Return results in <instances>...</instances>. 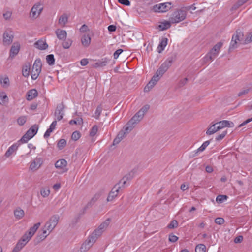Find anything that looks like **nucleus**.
I'll return each mask as SVG.
<instances>
[{
    "instance_id": "nucleus-51",
    "label": "nucleus",
    "mask_w": 252,
    "mask_h": 252,
    "mask_svg": "<svg viewBox=\"0 0 252 252\" xmlns=\"http://www.w3.org/2000/svg\"><path fill=\"white\" fill-rule=\"evenodd\" d=\"M7 96L4 92L0 93V103H4L7 100Z\"/></svg>"
},
{
    "instance_id": "nucleus-19",
    "label": "nucleus",
    "mask_w": 252,
    "mask_h": 252,
    "mask_svg": "<svg viewBox=\"0 0 252 252\" xmlns=\"http://www.w3.org/2000/svg\"><path fill=\"white\" fill-rule=\"evenodd\" d=\"M223 45L222 42H218L210 50L209 52L215 58H216L220 51V49L221 48Z\"/></svg>"
},
{
    "instance_id": "nucleus-58",
    "label": "nucleus",
    "mask_w": 252,
    "mask_h": 252,
    "mask_svg": "<svg viewBox=\"0 0 252 252\" xmlns=\"http://www.w3.org/2000/svg\"><path fill=\"white\" fill-rule=\"evenodd\" d=\"M227 134V131L225 130L224 131H223L221 134H219L218 136H217L216 137V141H220L222 140L226 135Z\"/></svg>"
},
{
    "instance_id": "nucleus-52",
    "label": "nucleus",
    "mask_w": 252,
    "mask_h": 252,
    "mask_svg": "<svg viewBox=\"0 0 252 252\" xmlns=\"http://www.w3.org/2000/svg\"><path fill=\"white\" fill-rule=\"evenodd\" d=\"M27 121L26 116H21L17 119V123L20 126H23Z\"/></svg>"
},
{
    "instance_id": "nucleus-41",
    "label": "nucleus",
    "mask_w": 252,
    "mask_h": 252,
    "mask_svg": "<svg viewBox=\"0 0 252 252\" xmlns=\"http://www.w3.org/2000/svg\"><path fill=\"white\" fill-rule=\"evenodd\" d=\"M206 247L204 244H198L195 247V252H205Z\"/></svg>"
},
{
    "instance_id": "nucleus-1",
    "label": "nucleus",
    "mask_w": 252,
    "mask_h": 252,
    "mask_svg": "<svg viewBox=\"0 0 252 252\" xmlns=\"http://www.w3.org/2000/svg\"><path fill=\"white\" fill-rule=\"evenodd\" d=\"M173 63V58H168L157 70L151 79L145 87L144 92H149L159 80L160 78L166 72Z\"/></svg>"
},
{
    "instance_id": "nucleus-9",
    "label": "nucleus",
    "mask_w": 252,
    "mask_h": 252,
    "mask_svg": "<svg viewBox=\"0 0 252 252\" xmlns=\"http://www.w3.org/2000/svg\"><path fill=\"white\" fill-rule=\"evenodd\" d=\"M143 118V117L137 112L127 122L126 125L129 126H131L133 129L136 125L139 123Z\"/></svg>"
},
{
    "instance_id": "nucleus-37",
    "label": "nucleus",
    "mask_w": 252,
    "mask_h": 252,
    "mask_svg": "<svg viewBox=\"0 0 252 252\" xmlns=\"http://www.w3.org/2000/svg\"><path fill=\"white\" fill-rule=\"evenodd\" d=\"M64 40L62 43L63 47L64 49L69 48L72 43V40L70 39H65Z\"/></svg>"
},
{
    "instance_id": "nucleus-6",
    "label": "nucleus",
    "mask_w": 252,
    "mask_h": 252,
    "mask_svg": "<svg viewBox=\"0 0 252 252\" xmlns=\"http://www.w3.org/2000/svg\"><path fill=\"white\" fill-rule=\"evenodd\" d=\"M121 188H123L120 185V183H117L112 189L107 198V202L112 201L118 195Z\"/></svg>"
},
{
    "instance_id": "nucleus-59",
    "label": "nucleus",
    "mask_w": 252,
    "mask_h": 252,
    "mask_svg": "<svg viewBox=\"0 0 252 252\" xmlns=\"http://www.w3.org/2000/svg\"><path fill=\"white\" fill-rule=\"evenodd\" d=\"M224 222V219L222 218L218 217L215 220V222L219 225L223 224Z\"/></svg>"
},
{
    "instance_id": "nucleus-11",
    "label": "nucleus",
    "mask_w": 252,
    "mask_h": 252,
    "mask_svg": "<svg viewBox=\"0 0 252 252\" xmlns=\"http://www.w3.org/2000/svg\"><path fill=\"white\" fill-rule=\"evenodd\" d=\"M64 109V105L63 102L57 105L55 112V115L56 116V119L58 121H60L63 118Z\"/></svg>"
},
{
    "instance_id": "nucleus-55",
    "label": "nucleus",
    "mask_w": 252,
    "mask_h": 252,
    "mask_svg": "<svg viewBox=\"0 0 252 252\" xmlns=\"http://www.w3.org/2000/svg\"><path fill=\"white\" fill-rule=\"evenodd\" d=\"M83 123V120L82 118H80V119H78L77 120H71L69 121V124L70 125H73V124H75V125H77V124H78L79 125L82 124Z\"/></svg>"
},
{
    "instance_id": "nucleus-28",
    "label": "nucleus",
    "mask_w": 252,
    "mask_h": 252,
    "mask_svg": "<svg viewBox=\"0 0 252 252\" xmlns=\"http://www.w3.org/2000/svg\"><path fill=\"white\" fill-rule=\"evenodd\" d=\"M171 22L164 21L160 23V24L158 26V29L160 31H164L169 29L171 27Z\"/></svg>"
},
{
    "instance_id": "nucleus-12",
    "label": "nucleus",
    "mask_w": 252,
    "mask_h": 252,
    "mask_svg": "<svg viewBox=\"0 0 252 252\" xmlns=\"http://www.w3.org/2000/svg\"><path fill=\"white\" fill-rule=\"evenodd\" d=\"M43 162L42 158H36L31 162L30 169L32 171H36L40 168Z\"/></svg>"
},
{
    "instance_id": "nucleus-3",
    "label": "nucleus",
    "mask_w": 252,
    "mask_h": 252,
    "mask_svg": "<svg viewBox=\"0 0 252 252\" xmlns=\"http://www.w3.org/2000/svg\"><path fill=\"white\" fill-rule=\"evenodd\" d=\"M59 219L60 216L59 215H52L45 223L44 225L45 228L47 229L49 232H51L58 224Z\"/></svg>"
},
{
    "instance_id": "nucleus-2",
    "label": "nucleus",
    "mask_w": 252,
    "mask_h": 252,
    "mask_svg": "<svg viewBox=\"0 0 252 252\" xmlns=\"http://www.w3.org/2000/svg\"><path fill=\"white\" fill-rule=\"evenodd\" d=\"M187 13L186 10L180 9L174 11L170 18V22L172 23H178L183 21L186 17Z\"/></svg>"
},
{
    "instance_id": "nucleus-23",
    "label": "nucleus",
    "mask_w": 252,
    "mask_h": 252,
    "mask_svg": "<svg viewBox=\"0 0 252 252\" xmlns=\"http://www.w3.org/2000/svg\"><path fill=\"white\" fill-rule=\"evenodd\" d=\"M38 95V92L35 89L28 91L26 94V98L28 100H32L35 98Z\"/></svg>"
},
{
    "instance_id": "nucleus-4",
    "label": "nucleus",
    "mask_w": 252,
    "mask_h": 252,
    "mask_svg": "<svg viewBox=\"0 0 252 252\" xmlns=\"http://www.w3.org/2000/svg\"><path fill=\"white\" fill-rule=\"evenodd\" d=\"M42 68V63L41 60L38 58L34 61L31 72V76L33 80H36L41 72Z\"/></svg>"
},
{
    "instance_id": "nucleus-35",
    "label": "nucleus",
    "mask_w": 252,
    "mask_h": 252,
    "mask_svg": "<svg viewBox=\"0 0 252 252\" xmlns=\"http://www.w3.org/2000/svg\"><path fill=\"white\" fill-rule=\"evenodd\" d=\"M110 219H107L103 222H102L98 227L99 229L102 230V232L107 228L110 223Z\"/></svg>"
},
{
    "instance_id": "nucleus-31",
    "label": "nucleus",
    "mask_w": 252,
    "mask_h": 252,
    "mask_svg": "<svg viewBox=\"0 0 252 252\" xmlns=\"http://www.w3.org/2000/svg\"><path fill=\"white\" fill-rule=\"evenodd\" d=\"M219 130L217 128V125L216 123L212 124L207 129L206 131V134L210 135L213 134L219 131Z\"/></svg>"
},
{
    "instance_id": "nucleus-38",
    "label": "nucleus",
    "mask_w": 252,
    "mask_h": 252,
    "mask_svg": "<svg viewBox=\"0 0 252 252\" xmlns=\"http://www.w3.org/2000/svg\"><path fill=\"white\" fill-rule=\"evenodd\" d=\"M68 17L66 14L61 15L59 19V23L63 26L67 22Z\"/></svg>"
},
{
    "instance_id": "nucleus-33",
    "label": "nucleus",
    "mask_w": 252,
    "mask_h": 252,
    "mask_svg": "<svg viewBox=\"0 0 252 252\" xmlns=\"http://www.w3.org/2000/svg\"><path fill=\"white\" fill-rule=\"evenodd\" d=\"M171 4L172 3L171 2L160 3V5L161 6V12H165L166 11H167L170 9H171Z\"/></svg>"
},
{
    "instance_id": "nucleus-44",
    "label": "nucleus",
    "mask_w": 252,
    "mask_h": 252,
    "mask_svg": "<svg viewBox=\"0 0 252 252\" xmlns=\"http://www.w3.org/2000/svg\"><path fill=\"white\" fill-rule=\"evenodd\" d=\"M227 198L228 196L226 195H219L216 197V201L218 203H221Z\"/></svg>"
},
{
    "instance_id": "nucleus-13",
    "label": "nucleus",
    "mask_w": 252,
    "mask_h": 252,
    "mask_svg": "<svg viewBox=\"0 0 252 252\" xmlns=\"http://www.w3.org/2000/svg\"><path fill=\"white\" fill-rule=\"evenodd\" d=\"M135 173V171L134 170H131L128 173L124 176L118 183H120L122 187L125 188L126 182L131 180L134 177Z\"/></svg>"
},
{
    "instance_id": "nucleus-47",
    "label": "nucleus",
    "mask_w": 252,
    "mask_h": 252,
    "mask_svg": "<svg viewBox=\"0 0 252 252\" xmlns=\"http://www.w3.org/2000/svg\"><path fill=\"white\" fill-rule=\"evenodd\" d=\"M50 191L49 189L42 188L40 190V194L43 197L49 196Z\"/></svg>"
},
{
    "instance_id": "nucleus-54",
    "label": "nucleus",
    "mask_w": 252,
    "mask_h": 252,
    "mask_svg": "<svg viewBox=\"0 0 252 252\" xmlns=\"http://www.w3.org/2000/svg\"><path fill=\"white\" fill-rule=\"evenodd\" d=\"M1 84L3 87H6L9 85V80L8 77H5L2 80H0Z\"/></svg>"
},
{
    "instance_id": "nucleus-39",
    "label": "nucleus",
    "mask_w": 252,
    "mask_h": 252,
    "mask_svg": "<svg viewBox=\"0 0 252 252\" xmlns=\"http://www.w3.org/2000/svg\"><path fill=\"white\" fill-rule=\"evenodd\" d=\"M150 108V106L148 104H146L143 106L138 112L139 114L144 117L145 114H146Z\"/></svg>"
},
{
    "instance_id": "nucleus-64",
    "label": "nucleus",
    "mask_w": 252,
    "mask_h": 252,
    "mask_svg": "<svg viewBox=\"0 0 252 252\" xmlns=\"http://www.w3.org/2000/svg\"><path fill=\"white\" fill-rule=\"evenodd\" d=\"M252 41V32L246 38L244 44H248Z\"/></svg>"
},
{
    "instance_id": "nucleus-57",
    "label": "nucleus",
    "mask_w": 252,
    "mask_h": 252,
    "mask_svg": "<svg viewBox=\"0 0 252 252\" xmlns=\"http://www.w3.org/2000/svg\"><path fill=\"white\" fill-rule=\"evenodd\" d=\"M178 239V237L174 235L173 233L169 234V241L172 243L176 242Z\"/></svg>"
},
{
    "instance_id": "nucleus-53",
    "label": "nucleus",
    "mask_w": 252,
    "mask_h": 252,
    "mask_svg": "<svg viewBox=\"0 0 252 252\" xmlns=\"http://www.w3.org/2000/svg\"><path fill=\"white\" fill-rule=\"evenodd\" d=\"M31 138L25 133L22 138L18 141V142H19L20 144V143H26L28 142V140H29Z\"/></svg>"
},
{
    "instance_id": "nucleus-63",
    "label": "nucleus",
    "mask_w": 252,
    "mask_h": 252,
    "mask_svg": "<svg viewBox=\"0 0 252 252\" xmlns=\"http://www.w3.org/2000/svg\"><path fill=\"white\" fill-rule=\"evenodd\" d=\"M119 3L126 6H129L130 2L129 0H118Z\"/></svg>"
},
{
    "instance_id": "nucleus-15",
    "label": "nucleus",
    "mask_w": 252,
    "mask_h": 252,
    "mask_svg": "<svg viewBox=\"0 0 252 252\" xmlns=\"http://www.w3.org/2000/svg\"><path fill=\"white\" fill-rule=\"evenodd\" d=\"M216 124L217 125V128L219 130L225 127H233L234 126V123L232 122L227 120H222L216 122Z\"/></svg>"
},
{
    "instance_id": "nucleus-45",
    "label": "nucleus",
    "mask_w": 252,
    "mask_h": 252,
    "mask_svg": "<svg viewBox=\"0 0 252 252\" xmlns=\"http://www.w3.org/2000/svg\"><path fill=\"white\" fill-rule=\"evenodd\" d=\"M178 222L177 220H172L170 223L167 225V228L169 229H174L178 227Z\"/></svg>"
},
{
    "instance_id": "nucleus-29",
    "label": "nucleus",
    "mask_w": 252,
    "mask_h": 252,
    "mask_svg": "<svg viewBox=\"0 0 252 252\" xmlns=\"http://www.w3.org/2000/svg\"><path fill=\"white\" fill-rule=\"evenodd\" d=\"M40 225L41 223L38 222L35 224L32 227H31L29 231H27L29 235H30V236L32 237L39 228Z\"/></svg>"
},
{
    "instance_id": "nucleus-32",
    "label": "nucleus",
    "mask_w": 252,
    "mask_h": 252,
    "mask_svg": "<svg viewBox=\"0 0 252 252\" xmlns=\"http://www.w3.org/2000/svg\"><path fill=\"white\" fill-rule=\"evenodd\" d=\"M30 64L29 63H28L27 64H26L22 68V75L24 77H28L30 74Z\"/></svg>"
},
{
    "instance_id": "nucleus-8",
    "label": "nucleus",
    "mask_w": 252,
    "mask_h": 252,
    "mask_svg": "<svg viewBox=\"0 0 252 252\" xmlns=\"http://www.w3.org/2000/svg\"><path fill=\"white\" fill-rule=\"evenodd\" d=\"M96 240L94 237H92V235H90L85 242L82 245L80 248L81 252H85L89 250Z\"/></svg>"
},
{
    "instance_id": "nucleus-10",
    "label": "nucleus",
    "mask_w": 252,
    "mask_h": 252,
    "mask_svg": "<svg viewBox=\"0 0 252 252\" xmlns=\"http://www.w3.org/2000/svg\"><path fill=\"white\" fill-rule=\"evenodd\" d=\"M43 9V7L40 3H37L31 9L30 16L32 18H35L40 14Z\"/></svg>"
},
{
    "instance_id": "nucleus-42",
    "label": "nucleus",
    "mask_w": 252,
    "mask_h": 252,
    "mask_svg": "<svg viewBox=\"0 0 252 252\" xmlns=\"http://www.w3.org/2000/svg\"><path fill=\"white\" fill-rule=\"evenodd\" d=\"M66 145V141L64 139H60L57 144V147L60 150L64 148Z\"/></svg>"
},
{
    "instance_id": "nucleus-14",
    "label": "nucleus",
    "mask_w": 252,
    "mask_h": 252,
    "mask_svg": "<svg viewBox=\"0 0 252 252\" xmlns=\"http://www.w3.org/2000/svg\"><path fill=\"white\" fill-rule=\"evenodd\" d=\"M20 45L18 43H14L10 50V54L8 59L12 60L17 55L20 50Z\"/></svg>"
},
{
    "instance_id": "nucleus-62",
    "label": "nucleus",
    "mask_w": 252,
    "mask_h": 252,
    "mask_svg": "<svg viewBox=\"0 0 252 252\" xmlns=\"http://www.w3.org/2000/svg\"><path fill=\"white\" fill-rule=\"evenodd\" d=\"M153 11L156 12H161V6L160 4H156L153 7Z\"/></svg>"
},
{
    "instance_id": "nucleus-25",
    "label": "nucleus",
    "mask_w": 252,
    "mask_h": 252,
    "mask_svg": "<svg viewBox=\"0 0 252 252\" xmlns=\"http://www.w3.org/2000/svg\"><path fill=\"white\" fill-rule=\"evenodd\" d=\"M110 61V60L106 58L102 59L100 60H99L97 62L95 63L93 66L94 68L97 67H102L107 65V63Z\"/></svg>"
},
{
    "instance_id": "nucleus-30",
    "label": "nucleus",
    "mask_w": 252,
    "mask_h": 252,
    "mask_svg": "<svg viewBox=\"0 0 252 252\" xmlns=\"http://www.w3.org/2000/svg\"><path fill=\"white\" fill-rule=\"evenodd\" d=\"M66 165L67 161L64 159H61L56 161L55 164L56 168L58 169H63L64 167H65Z\"/></svg>"
},
{
    "instance_id": "nucleus-34",
    "label": "nucleus",
    "mask_w": 252,
    "mask_h": 252,
    "mask_svg": "<svg viewBox=\"0 0 252 252\" xmlns=\"http://www.w3.org/2000/svg\"><path fill=\"white\" fill-rule=\"evenodd\" d=\"M14 216L17 219H21L24 215V211L21 208L16 209L14 212Z\"/></svg>"
},
{
    "instance_id": "nucleus-61",
    "label": "nucleus",
    "mask_w": 252,
    "mask_h": 252,
    "mask_svg": "<svg viewBox=\"0 0 252 252\" xmlns=\"http://www.w3.org/2000/svg\"><path fill=\"white\" fill-rule=\"evenodd\" d=\"M123 52V49H119L117 50L113 54L114 58L115 59H117L118 58L119 56L120 55V54H121Z\"/></svg>"
},
{
    "instance_id": "nucleus-43",
    "label": "nucleus",
    "mask_w": 252,
    "mask_h": 252,
    "mask_svg": "<svg viewBox=\"0 0 252 252\" xmlns=\"http://www.w3.org/2000/svg\"><path fill=\"white\" fill-rule=\"evenodd\" d=\"M102 233L103 232L102 231V230H101L99 228H97L93 231V232L91 234V235H92V237H94L95 239L97 240L98 237L100 236Z\"/></svg>"
},
{
    "instance_id": "nucleus-26",
    "label": "nucleus",
    "mask_w": 252,
    "mask_h": 252,
    "mask_svg": "<svg viewBox=\"0 0 252 252\" xmlns=\"http://www.w3.org/2000/svg\"><path fill=\"white\" fill-rule=\"evenodd\" d=\"M55 33L58 38L60 40H64L66 38L67 33L65 30L57 29Z\"/></svg>"
},
{
    "instance_id": "nucleus-50",
    "label": "nucleus",
    "mask_w": 252,
    "mask_h": 252,
    "mask_svg": "<svg viewBox=\"0 0 252 252\" xmlns=\"http://www.w3.org/2000/svg\"><path fill=\"white\" fill-rule=\"evenodd\" d=\"M98 131V126L96 125L94 126L90 131V136L93 137L95 135Z\"/></svg>"
},
{
    "instance_id": "nucleus-46",
    "label": "nucleus",
    "mask_w": 252,
    "mask_h": 252,
    "mask_svg": "<svg viewBox=\"0 0 252 252\" xmlns=\"http://www.w3.org/2000/svg\"><path fill=\"white\" fill-rule=\"evenodd\" d=\"M32 237L29 235L27 232H26L20 239L21 241L24 242L26 244L30 241Z\"/></svg>"
},
{
    "instance_id": "nucleus-24",
    "label": "nucleus",
    "mask_w": 252,
    "mask_h": 252,
    "mask_svg": "<svg viewBox=\"0 0 252 252\" xmlns=\"http://www.w3.org/2000/svg\"><path fill=\"white\" fill-rule=\"evenodd\" d=\"M168 39L166 37H162L158 47V51L159 53H161L165 49L167 44Z\"/></svg>"
},
{
    "instance_id": "nucleus-21",
    "label": "nucleus",
    "mask_w": 252,
    "mask_h": 252,
    "mask_svg": "<svg viewBox=\"0 0 252 252\" xmlns=\"http://www.w3.org/2000/svg\"><path fill=\"white\" fill-rule=\"evenodd\" d=\"M38 127L37 125H34L31 127L26 132V134L31 139L37 132Z\"/></svg>"
},
{
    "instance_id": "nucleus-49",
    "label": "nucleus",
    "mask_w": 252,
    "mask_h": 252,
    "mask_svg": "<svg viewBox=\"0 0 252 252\" xmlns=\"http://www.w3.org/2000/svg\"><path fill=\"white\" fill-rule=\"evenodd\" d=\"M81 136V134L78 131H74L71 135V138L74 141H77L78 140Z\"/></svg>"
},
{
    "instance_id": "nucleus-22",
    "label": "nucleus",
    "mask_w": 252,
    "mask_h": 252,
    "mask_svg": "<svg viewBox=\"0 0 252 252\" xmlns=\"http://www.w3.org/2000/svg\"><path fill=\"white\" fill-rule=\"evenodd\" d=\"M34 46L35 48H36L40 50H45L48 47V45L47 44V43L45 42V41H44L42 39L39 40L37 41H36L34 44Z\"/></svg>"
},
{
    "instance_id": "nucleus-17",
    "label": "nucleus",
    "mask_w": 252,
    "mask_h": 252,
    "mask_svg": "<svg viewBox=\"0 0 252 252\" xmlns=\"http://www.w3.org/2000/svg\"><path fill=\"white\" fill-rule=\"evenodd\" d=\"M20 145V143H17L13 144L12 146L8 148L4 154V156L6 158H9L13 154L16 153Z\"/></svg>"
},
{
    "instance_id": "nucleus-7",
    "label": "nucleus",
    "mask_w": 252,
    "mask_h": 252,
    "mask_svg": "<svg viewBox=\"0 0 252 252\" xmlns=\"http://www.w3.org/2000/svg\"><path fill=\"white\" fill-rule=\"evenodd\" d=\"M13 32L10 30H6L3 34V42L4 45H9L13 41Z\"/></svg>"
},
{
    "instance_id": "nucleus-20",
    "label": "nucleus",
    "mask_w": 252,
    "mask_h": 252,
    "mask_svg": "<svg viewBox=\"0 0 252 252\" xmlns=\"http://www.w3.org/2000/svg\"><path fill=\"white\" fill-rule=\"evenodd\" d=\"M101 192L100 191L96 192L94 196L92 198L91 200L87 204L86 206L84 208V209H86L90 207L101 196Z\"/></svg>"
},
{
    "instance_id": "nucleus-40",
    "label": "nucleus",
    "mask_w": 252,
    "mask_h": 252,
    "mask_svg": "<svg viewBox=\"0 0 252 252\" xmlns=\"http://www.w3.org/2000/svg\"><path fill=\"white\" fill-rule=\"evenodd\" d=\"M210 140L205 141L202 144V145L196 150L195 153H197L198 152L203 151L206 149V148L208 146V145L210 144Z\"/></svg>"
},
{
    "instance_id": "nucleus-36",
    "label": "nucleus",
    "mask_w": 252,
    "mask_h": 252,
    "mask_svg": "<svg viewBox=\"0 0 252 252\" xmlns=\"http://www.w3.org/2000/svg\"><path fill=\"white\" fill-rule=\"evenodd\" d=\"M47 63L49 65H53L55 64V58L53 54H49L46 56Z\"/></svg>"
},
{
    "instance_id": "nucleus-48",
    "label": "nucleus",
    "mask_w": 252,
    "mask_h": 252,
    "mask_svg": "<svg viewBox=\"0 0 252 252\" xmlns=\"http://www.w3.org/2000/svg\"><path fill=\"white\" fill-rule=\"evenodd\" d=\"M215 58L209 52L204 58L205 63L209 62L213 60Z\"/></svg>"
},
{
    "instance_id": "nucleus-56",
    "label": "nucleus",
    "mask_w": 252,
    "mask_h": 252,
    "mask_svg": "<svg viewBox=\"0 0 252 252\" xmlns=\"http://www.w3.org/2000/svg\"><path fill=\"white\" fill-rule=\"evenodd\" d=\"M102 108L101 106H98L95 111V117L96 119H98L99 117V116L101 114V111H102Z\"/></svg>"
},
{
    "instance_id": "nucleus-18",
    "label": "nucleus",
    "mask_w": 252,
    "mask_h": 252,
    "mask_svg": "<svg viewBox=\"0 0 252 252\" xmlns=\"http://www.w3.org/2000/svg\"><path fill=\"white\" fill-rule=\"evenodd\" d=\"M132 130V127L127 126L126 124L123 127L117 135L121 139H123L126 135Z\"/></svg>"
},
{
    "instance_id": "nucleus-16",
    "label": "nucleus",
    "mask_w": 252,
    "mask_h": 252,
    "mask_svg": "<svg viewBox=\"0 0 252 252\" xmlns=\"http://www.w3.org/2000/svg\"><path fill=\"white\" fill-rule=\"evenodd\" d=\"M47 229L44 227L42 230L38 232L37 236L35 238V241L37 243H39L43 240H44L47 236L50 234V232L47 233Z\"/></svg>"
},
{
    "instance_id": "nucleus-5",
    "label": "nucleus",
    "mask_w": 252,
    "mask_h": 252,
    "mask_svg": "<svg viewBox=\"0 0 252 252\" xmlns=\"http://www.w3.org/2000/svg\"><path fill=\"white\" fill-rule=\"evenodd\" d=\"M243 33L240 31H236V33L232 37L229 50L234 49L237 48V42L241 41L243 40Z\"/></svg>"
},
{
    "instance_id": "nucleus-27",
    "label": "nucleus",
    "mask_w": 252,
    "mask_h": 252,
    "mask_svg": "<svg viewBox=\"0 0 252 252\" xmlns=\"http://www.w3.org/2000/svg\"><path fill=\"white\" fill-rule=\"evenodd\" d=\"M91 40V37L89 35H84L81 40L82 45L85 47H88L90 44Z\"/></svg>"
},
{
    "instance_id": "nucleus-60",
    "label": "nucleus",
    "mask_w": 252,
    "mask_h": 252,
    "mask_svg": "<svg viewBox=\"0 0 252 252\" xmlns=\"http://www.w3.org/2000/svg\"><path fill=\"white\" fill-rule=\"evenodd\" d=\"M188 80V79L187 78H185L183 79H181L178 84V87L181 88L184 86L187 83Z\"/></svg>"
}]
</instances>
